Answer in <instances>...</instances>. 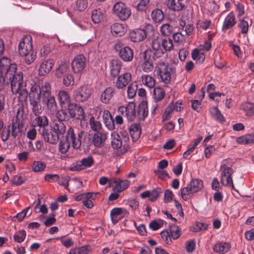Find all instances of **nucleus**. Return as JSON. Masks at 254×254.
I'll return each mask as SVG.
<instances>
[{
  "label": "nucleus",
  "instance_id": "nucleus-1",
  "mask_svg": "<svg viewBox=\"0 0 254 254\" xmlns=\"http://www.w3.org/2000/svg\"><path fill=\"white\" fill-rule=\"evenodd\" d=\"M17 65L11 63L10 60L3 57L0 60V90L4 87L10 85L13 94H19V101L25 100L28 96V91L23 82L22 72H16Z\"/></svg>",
  "mask_w": 254,
  "mask_h": 254
},
{
  "label": "nucleus",
  "instance_id": "nucleus-2",
  "mask_svg": "<svg viewBox=\"0 0 254 254\" xmlns=\"http://www.w3.org/2000/svg\"><path fill=\"white\" fill-rule=\"evenodd\" d=\"M65 136L75 149H79L81 146L86 149L89 148L91 144L90 134L84 130H76L70 127L67 130Z\"/></svg>",
  "mask_w": 254,
  "mask_h": 254
},
{
  "label": "nucleus",
  "instance_id": "nucleus-3",
  "mask_svg": "<svg viewBox=\"0 0 254 254\" xmlns=\"http://www.w3.org/2000/svg\"><path fill=\"white\" fill-rule=\"evenodd\" d=\"M51 89V84L48 82L42 84V101L48 111L54 114L58 110V105Z\"/></svg>",
  "mask_w": 254,
  "mask_h": 254
},
{
  "label": "nucleus",
  "instance_id": "nucleus-4",
  "mask_svg": "<svg viewBox=\"0 0 254 254\" xmlns=\"http://www.w3.org/2000/svg\"><path fill=\"white\" fill-rule=\"evenodd\" d=\"M29 100L33 114L37 116L41 114L43 108L41 103L42 99V86L37 84L32 85L29 93Z\"/></svg>",
  "mask_w": 254,
  "mask_h": 254
},
{
  "label": "nucleus",
  "instance_id": "nucleus-5",
  "mask_svg": "<svg viewBox=\"0 0 254 254\" xmlns=\"http://www.w3.org/2000/svg\"><path fill=\"white\" fill-rule=\"evenodd\" d=\"M32 41V37L30 35H25L18 44L19 53L21 56L25 57V62L27 64L33 63L36 57L33 51Z\"/></svg>",
  "mask_w": 254,
  "mask_h": 254
},
{
  "label": "nucleus",
  "instance_id": "nucleus-6",
  "mask_svg": "<svg viewBox=\"0 0 254 254\" xmlns=\"http://www.w3.org/2000/svg\"><path fill=\"white\" fill-rule=\"evenodd\" d=\"M174 46L172 40L168 38H158L153 40L151 51L156 55V57L159 58L162 57L165 52L171 51L173 49Z\"/></svg>",
  "mask_w": 254,
  "mask_h": 254
},
{
  "label": "nucleus",
  "instance_id": "nucleus-7",
  "mask_svg": "<svg viewBox=\"0 0 254 254\" xmlns=\"http://www.w3.org/2000/svg\"><path fill=\"white\" fill-rule=\"evenodd\" d=\"M203 187V182L199 179L192 180L186 187L181 189V195L184 200H188L191 195L199 191Z\"/></svg>",
  "mask_w": 254,
  "mask_h": 254
},
{
  "label": "nucleus",
  "instance_id": "nucleus-8",
  "mask_svg": "<svg viewBox=\"0 0 254 254\" xmlns=\"http://www.w3.org/2000/svg\"><path fill=\"white\" fill-rule=\"evenodd\" d=\"M173 68L170 67L168 63L165 62H159L155 69L158 75H159L162 81L165 84H169L171 82V74Z\"/></svg>",
  "mask_w": 254,
  "mask_h": 254
},
{
  "label": "nucleus",
  "instance_id": "nucleus-9",
  "mask_svg": "<svg viewBox=\"0 0 254 254\" xmlns=\"http://www.w3.org/2000/svg\"><path fill=\"white\" fill-rule=\"evenodd\" d=\"M114 48L119 53V57L124 62H129L132 60L133 57L132 50L126 46L123 42L118 41L114 44Z\"/></svg>",
  "mask_w": 254,
  "mask_h": 254
},
{
  "label": "nucleus",
  "instance_id": "nucleus-10",
  "mask_svg": "<svg viewBox=\"0 0 254 254\" xmlns=\"http://www.w3.org/2000/svg\"><path fill=\"white\" fill-rule=\"evenodd\" d=\"M112 10L113 14L122 21L127 20L131 13L130 8L123 2H116Z\"/></svg>",
  "mask_w": 254,
  "mask_h": 254
},
{
  "label": "nucleus",
  "instance_id": "nucleus-11",
  "mask_svg": "<svg viewBox=\"0 0 254 254\" xmlns=\"http://www.w3.org/2000/svg\"><path fill=\"white\" fill-rule=\"evenodd\" d=\"M159 58L156 57L150 48L146 49L143 53V63L141 64V68L145 72H149L153 69V63Z\"/></svg>",
  "mask_w": 254,
  "mask_h": 254
},
{
  "label": "nucleus",
  "instance_id": "nucleus-12",
  "mask_svg": "<svg viewBox=\"0 0 254 254\" xmlns=\"http://www.w3.org/2000/svg\"><path fill=\"white\" fill-rule=\"evenodd\" d=\"M220 170L222 171L221 175V183L222 185L225 186L231 187L235 190V187L233 183L232 175L234 173L233 170L228 167L225 163V160H223V164L221 165Z\"/></svg>",
  "mask_w": 254,
  "mask_h": 254
},
{
  "label": "nucleus",
  "instance_id": "nucleus-13",
  "mask_svg": "<svg viewBox=\"0 0 254 254\" xmlns=\"http://www.w3.org/2000/svg\"><path fill=\"white\" fill-rule=\"evenodd\" d=\"M92 92V89L87 85H81L73 91V97L76 102H83L90 98Z\"/></svg>",
  "mask_w": 254,
  "mask_h": 254
},
{
  "label": "nucleus",
  "instance_id": "nucleus-14",
  "mask_svg": "<svg viewBox=\"0 0 254 254\" xmlns=\"http://www.w3.org/2000/svg\"><path fill=\"white\" fill-rule=\"evenodd\" d=\"M94 163L92 156L88 155L81 160L72 163L69 168L71 171H80L91 167Z\"/></svg>",
  "mask_w": 254,
  "mask_h": 254
},
{
  "label": "nucleus",
  "instance_id": "nucleus-15",
  "mask_svg": "<svg viewBox=\"0 0 254 254\" xmlns=\"http://www.w3.org/2000/svg\"><path fill=\"white\" fill-rule=\"evenodd\" d=\"M118 111L122 116L126 117L128 121H133L137 118L136 105L134 102H129L126 106L119 107Z\"/></svg>",
  "mask_w": 254,
  "mask_h": 254
},
{
  "label": "nucleus",
  "instance_id": "nucleus-16",
  "mask_svg": "<svg viewBox=\"0 0 254 254\" xmlns=\"http://www.w3.org/2000/svg\"><path fill=\"white\" fill-rule=\"evenodd\" d=\"M87 60L83 54L76 55L71 62V68L75 73H81L85 68Z\"/></svg>",
  "mask_w": 254,
  "mask_h": 254
},
{
  "label": "nucleus",
  "instance_id": "nucleus-17",
  "mask_svg": "<svg viewBox=\"0 0 254 254\" xmlns=\"http://www.w3.org/2000/svg\"><path fill=\"white\" fill-rule=\"evenodd\" d=\"M110 185L113 188L115 191L121 192L128 188L129 182L127 180L112 178L110 180Z\"/></svg>",
  "mask_w": 254,
  "mask_h": 254
},
{
  "label": "nucleus",
  "instance_id": "nucleus-18",
  "mask_svg": "<svg viewBox=\"0 0 254 254\" xmlns=\"http://www.w3.org/2000/svg\"><path fill=\"white\" fill-rule=\"evenodd\" d=\"M131 79V74L129 72H126L119 75L115 82V86L118 89H124L130 82Z\"/></svg>",
  "mask_w": 254,
  "mask_h": 254
},
{
  "label": "nucleus",
  "instance_id": "nucleus-19",
  "mask_svg": "<svg viewBox=\"0 0 254 254\" xmlns=\"http://www.w3.org/2000/svg\"><path fill=\"white\" fill-rule=\"evenodd\" d=\"M40 134L43 137L46 141L50 144H56L59 141L60 137L54 131L52 127H51L50 130L48 128L46 130L43 129Z\"/></svg>",
  "mask_w": 254,
  "mask_h": 254
},
{
  "label": "nucleus",
  "instance_id": "nucleus-20",
  "mask_svg": "<svg viewBox=\"0 0 254 254\" xmlns=\"http://www.w3.org/2000/svg\"><path fill=\"white\" fill-rule=\"evenodd\" d=\"M107 136L108 134L105 131L96 132L93 136L91 144L93 143L96 147L100 148L104 145Z\"/></svg>",
  "mask_w": 254,
  "mask_h": 254
},
{
  "label": "nucleus",
  "instance_id": "nucleus-21",
  "mask_svg": "<svg viewBox=\"0 0 254 254\" xmlns=\"http://www.w3.org/2000/svg\"><path fill=\"white\" fill-rule=\"evenodd\" d=\"M54 65V62L53 59H49L43 60L39 66V75L44 76L48 74L51 70Z\"/></svg>",
  "mask_w": 254,
  "mask_h": 254
},
{
  "label": "nucleus",
  "instance_id": "nucleus-22",
  "mask_svg": "<svg viewBox=\"0 0 254 254\" xmlns=\"http://www.w3.org/2000/svg\"><path fill=\"white\" fill-rule=\"evenodd\" d=\"M146 31L143 29H135L129 33L130 40L133 42L142 41L146 38Z\"/></svg>",
  "mask_w": 254,
  "mask_h": 254
},
{
  "label": "nucleus",
  "instance_id": "nucleus-23",
  "mask_svg": "<svg viewBox=\"0 0 254 254\" xmlns=\"http://www.w3.org/2000/svg\"><path fill=\"white\" fill-rule=\"evenodd\" d=\"M237 20L233 12L229 13L225 17L222 27V30H226L232 28L236 23Z\"/></svg>",
  "mask_w": 254,
  "mask_h": 254
},
{
  "label": "nucleus",
  "instance_id": "nucleus-24",
  "mask_svg": "<svg viewBox=\"0 0 254 254\" xmlns=\"http://www.w3.org/2000/svg\"><path fill=\"white\" fill-rule=\"evenodd\" d=\"M35 127H39L38 132L40 134L42 133V130H46L48 128L49 125V120L45 116H38L34 120Z\"/></svg>",
  "mask_w": 254,
  "mask_h": 254
},
{
  "label": "nucleus",
  "instance_id": "nucleus-25",
  "mask_svg": "<svg viewBox=\"0 0 254 254\" xmlns=\"http://www.w3.org/2000/svg\"><path fill=\"white\" fill-rule=\"evenodd\" d=\"M58 98L62 108H66L71 104L70 99L68 93L64 90H61L58 95Z\"/></svg>",
  "mask_w": 254,
  "mask_h": 254
},
{
  "label": "nucleus",
  "instance_id": "nucleus-26",
  "mask_svg": "<svg viewBox=\"0 0 254 254\" xmlns=\"http://www.w3.org/2000/svg\"><path fill=\"white\" fill-rule=\"evenodd\" d=\"M51 127L59 137L63 136L66 132L65 125L62 121H54L51 125Z\"/></svg>",
  "mask_w": 254,
  "mask_h": 254
},
{
  "label": "nucleus",
  "instance_id": "nucleus-27",
  "mask_svg": "<svg viewBox=\"0 0 254 254\" xmlns=\"http://www.w3.org/2000/svg\"><path fill=\"white\" fill-rule=\"evenodd\" d=\"M115 91L113 88H106L100 95L101 101L106 104H109L115 93Z\"/></svg>",
  "mask_w": 254,
  "mask_h": 254
},
{
  "label": "nucleus",
  "instance_id": "nucleus-28",
  "mask_svg": "<svg viewBox=\"0 0 254 254\" xmlns=\"http://www.w3.org/2000/svg\"><path fill=\"white\" fill-rule=\"evenodd\" d=\"M129 130V134L133 141H136L140 136L141 130L139 124H133L129 127H127Z\"/></svg>",
  "mask_w": 254,
  "mask_h": 254
},
{
  "label": "nucleus",
  "instance_id": "nucleus-29",
  "mask_svg": "<svg viewBox=\"0 0 254 254\" xmlns=\"http://www.w3.org/2000/svg\"><path fill=\"white\" fill-rule=\"evenodd\" d=\"M122 66V62L117 59L113 60L110 65L111 75L113 77L118 76Z\"/></svg>",
  "mask_w": 254,
  "mask_h": 254
},
{
  "label": "nucleus",
  "instance_id": "nucleus-30",
  "mask_svg": "<svg viewBox=\"0 0 254 254\" xmlns=\"http://www.w3.org/2000/svg\"><path fill=\"white\" fill-rule=\"evenodd\" d=\"M111 31L114 36H122L126 33V28L124 24L115 23L111 26Z\"/></svg>",
  "mask_w": 254,
  "mask_h": 254
},
{
  "label": "nucleus",
  "instance_id": "nucleus-31",
  "mask_svg": "<svg viewBox=\"0 0 254 254\" xmlns=\"http://www.w3.org/2000/svg\"><path fill=\"white\" fill-rule=\"evenodd\" d=\"M24 123L15 121L12 119L11 124V136L15 138L19 132H22Z\"/></svg>",
  "mask_w": 254,
  "mask_h": 254
},
{
  "label": "nucleus",
  "instance_id": "nucleus-32",
  "mask_svg": "<svg viewBox=\"0 0 254 254\" xmlns=\"http://www.w3.org/2000/svg\"><path fill=\"white\" fill-rule=\"evenodd\" d=\"M148 114V107L146 103L139 104L137 112V118L138 120L143 121L147 116Z\"/></svg>",
  "mask_w": 254,
  "mask_h": 254
},
{
  "label": "nucleus",
  "instance_id": "nucleus-33",
  "mask_svg": "<svg viewBox=\"0 0 254 254\" xmlns=\"http://www.w3.org/2000/svg\"><path fill=\"white\" fill-rule=\"evenodd\" d=\"M169 9L173 11H180L185 7V3H180L177 0H168L167 3Z\"/></svg>",
  "mask_w": 254,
  "mask_h": 254
},
{
  "label": "nucleus",
  "instance_id": "nucleus-34",
  "mask_svg": "<svg viewBox=\"0 0 254 254\" xmlns=\"http://www.w3.org/2000/svg\"><path fill=\"white\" fill-rule=\"evenodd\" d=\"M122 207H115L113 208L110 211V216L111 220L113 224L117 223L121 218L119 216L122 215Z\"/></svg>",
  "mask_w": 254,
  "mask_h": 254
},
{
  "label": "nucleus",
  "instance_id": "nucleus-35",
  "mask_svg": "<svg viewBox=\"0 0 254 254\" xmlns=\"http://www.w3.org/2000/svg\"><path fill=\"white\" fill-rule=\"evenodd\" d=\"M111 145L114 149H118L122 146V140L119 134L114 132L112 133Z\"/></svg>",
  "mask_w": 254,
  "mask_h": 254
},
{
  "label": "nucleus",
  "instance_id": "nucleus-36",
  "mask_svg": "<svg viewBox=\"0 0 254 254\" xmlns=\"http://www.w3.org/2000/svg\"><path fill=\"white\" fill-rule=\"evenodd\" d=\"M237 142L241 144L254 143V134H247L237 138Z\"/></svg>",
  "mask_w": 254,
  "mask_h": 254
},
{
  "label": "nucleus",
  "instance_id": "nucleus-37",
  "mask_svg": "<svg viewBox=\"0 0 254 254\" xmlns=\"http://www.w3.org/2000/svg\"><path fill=\"white\" fill-rule=\"evenodd\" d=\"M68 65L65 63H61L57 68L55 74L58 78H62L65 74L68 69Z\"/></svg>",
  "mask_w": 254,
  "mask_h": 254
},
{
  "label": "nucleus",
  "instance_id": "nucleus-38",
  "mask_svg": "<svg viewBox=\"0 0 254 254\" xmlns=\"http://www.w3.org/2000/svg\"><path fill=\"white\" fill-rule=\"evenodd\" d=\"M231 248L230 245L228 243H220L216 244L213 250L215 252L220 253L228 252Z\"/></svg>",
  "mask_w": 254,
  "mask_h": 254
},
{
  "label": "nucleus",
  "instance_id": "nucleus-39",
  "mask_svg": "<svg viewBox=\"0 0 254 254\" xmlns=\"http://www.w3.org/2000/svg\"><path fill=\"white\" fill-rule=\"evenodd\" d=\"M151 17L154 22L158 23L163 20L164 13L161 9L156 8L151 12Z\"/></svg>",
  "mask_w": 254,
  "mask_h": 254
},
{
  "label": "nucleus",
  "instance_id": "nucleus-40",
  "mask_svg": "<svg viewBox=\"0 0 254 254\" xmlns=\"http://www.w3.org/2000/svg\"><path fill=\"white\" fill-rule=\"evenodd\" d=\"M141 82L143 85L149 88H153L155 84L154 79L149 75H142L141 76Z\"/></svg>",
  "mask_w": 254,
  "mask_h": 254
},
{
  "label": "nucleus",
  "instance_id": "nucleus-41",
  "mask_svg": "<svg viewBox=\"0 0 254 254\" xmlns=\"http://www.w3.org/2000/svg\"><path fill=\"white\" fill-rule=\"evenodd\" d=\"M88 5L87 0H76L74 4V9L82 12L85 10Z\"/></svg>",
  "mask_w": 254,
  "mask_h": 254
},
{
  "label": "nucleus",
  "instance_id": "nucleus-42",
  "mask_svg": "<svg viewBox=\"0 0 254 254\" xmlns=\"http://www.w3.org/2000/svg\"><path fill=\"white\" fill-rule=\"evenodd\" d=\"M46 167V164L41 161H34L31 165V168L35 173L42 172L44 171Z\"/></svg>",
  "mask_w": 254,
  "mask_h": 254
},
{
  "label": "nucleus",
  "instance_id": "nucleus-43",
  "mask_svg": "<svg viewBox=\"0 0 254 254\" xmlns=\"http://www.w3.org/2000/svg\"><path fill=\"white\" fill-rule=\"evenodd\" d=\"M241 108L245 111L246 116L252 117L254 115V104L244 103L241 105Z\"/></svg>",
  "mask_w": 254,
  "mask_h": 254
},
{
  "label": "nucleus",
  "instance_id": "nucleus-44",
  "mask_svg": "<svg viewBox=\"0 0 254 254\" xmlns=\"http://www.w3.org/2000/svg\"><path fill=\"white\" fill-rule=\"evenodd\" d=\"M210 113L212 116L215 117L216 120L221 123L225 122V118L223 115L221 114L220 111L217 107H212L210 109Z\"/></svg>",
  "mask_w": 254,
  "mask_h": 254
},
{
  "label": "nucleus",
  "instance_id": "nucleus-45",
  "mask_svg": "<svg viewBox=\"0 0 254 254\" xmlns=\"http://www.w3.org/2000/svg\"><path fill=\"white\" fill-rule=\"evenodd\" d=\"M171 237L174 240L178 239L182 234L181 229L177 225H172L169 229Z\"/></svg>",
  "mask_w": 254,
  "mask_h": 254
},
{
  "label": "nucleus",
  "instance_id": "nucleus-46",
  "mask_svg": "<svg viewBox=\"0 0 254 254\" xmlns=\"http://www.w3.org/2000/svg\"><path fill=\"white\" fill-rule=\"evenodd\" d=\"M70 143L68 140L66 139V137L61 140L59 144V149L62 153H66L70 147Z\"/></svg>",
  "mask_w": 254,
  "mask_h": 254
},
{
  "label": "nucleus",
  "instance_id": "nucleus-47",
  "mask_svg": "<svg viewBox=\"0 0 254 254\" xmlns=\"http://www.w3.org/2000/svg\"><path fill=\"white\" fill-rule=\"evenodd\" d=\"M89 125L91 129L94 131L100 132L102 125L99 121L95 120L93 117H91L89 119Z\"/></svg>",
  "mask_w": 254,
  "mask_h": 254
},
{
  "label": "nucleus",
  "instance_id": "nucleus-48",
  "mask_svg": "<svg viewBox=\"0 0 254 254\" xmlns=\"http://www.w3.org/2000/svg\"><path fill=\"white\" fill-rule=\"evenodd\" d=\"M89 246H85L79 248L71 249L69 254H88L89 252Z\"/></svg>",
  "mask_w": 254,
  "mask_h": 254
},
{
  "label": "nucleus",
  "instance_id": "nucleus-49",
  "mask_svg": "<svg viewBox=\"0 0 254 254\" xmlns=\"http://www.w3.org/2000/svg\"><path fill=\"white\" fill-rule=\"evenodd\" d=\"M26 236V232L24 230L16 232L13 235L14 241L16 243H21L24 241Z\"/></svg>",
  "mask_w": 254,
  "mask_h": 254
},
{
  "label": "nucleus",
  "instance_id": "nucleus-50",
  "mask_svg": "<svg viewBox=\"0 0 254 254\" xmlns=\"http://www.w3.org/2000/svg\"><path fill=\"white\" fill-rule=\"evenodd\" d=\"M153 94L155 100L156 101H159L163 99L165 92L162 88L157 87L154 88Z\"/></svg>",
  "mask_w": 254,
  "mask_h": 254
},
{
  "label": "nucleus",
  "instance_id": "nucleus-51",
  "mask_svg": "<svg viewBox=\"0 0 254 254\" xmlns=\"http://www.w3.org/2000/svg\"><path fill=\"white\" fill-rule=\"evenodd\" d=\"M91 18L95 23H99L103 18V14L100 9H94L92 11Z\"/></svg>",
  "mask_w": 254,
  "mask_h": 254
},
{
  "label": "nucleus",
  "instance_id": "nucleus-52",
  "mask_svg": "<svg viewBox=\"0 0 254 254\" xmlns=\"http://www.w3.org/2000/svg\"><path fill=\"white\" fill-rule=\"evenodd\" d=\"M160 31L162 35L168 36L172 34L173 27L169 24H164L161 26Z\"/></svg>",
  "mask_w": 254,
  "mask_h": 254
},
{
  "label": "nucleus",
  "instance_id": "nucleus-53",
  "mask_svg": "<svg viewBox=\"0 0 254 254\" xmlns=\"http://www.w3.org/2000/svg\"><path fill=\"white\" fill-rule=\"evenodd\" d=\"M149 0H141L136 6V9L139 11H144L148 8Z\"/></svg>",
  "mask_w": 254,
  "mask_h": 254
},
{
  "label": "nucleus",
  "instance_id": "nucleus-54",
  "mask_svg": "<svg viewBox=\"0 0 254 254\" xmlns=\"http://www.w3.org/2000/svg\"><path fill=\"white\" fill-rule=\"evenodd\" d=\"M137 88L136 84L134 83H131L129 84L127 90V96L129 98H132L135 96Z\"/></svg>",
  "mask_w": 254,
  "mask_h": 254
},
{
  "label": "nucleus",
  "instance_id": "nucleus-55",
  "mask_svg": "<svg viewBox=\"0 0 254 254\" xmlns=\"http://www.w3.org/2000/svg\"><path fill=\"white\" fill-rule=\"evenodd\" d=\"M63 83L65 86L73 85L74 80L73 75L70 73H67L63 76Z\"/></svg>",
  "mask_w": 254,
  "mask_h": 254
},
{
  "label": "nucleus",
  "instance_id": "nucleus-56",
  "mask_svg": "<svg viewBox=\"0 0 254 254\" xmlns=\"http://www.w3.org/2000/svg\"><path fill=\"white\" fill-rule=\"evenodd\" d=\"M239 22L238 27L241 29L242 33H247L249 30V24L248 21L243 18H240Z\"/></svg>",
  "mask_w": 254,
  "mask_h": 254
},
{
  "label": "nucleus",
  "instance_id": "nucleus-57",
  "mask_svg": "<svg viewBox=\"0 0 254 254\" xmlns=\"http://www.w3.org/2000/svg\"><path fill=\"white\" fill-rule=\"evenodd\" d=\"M56 117L58 119L57 121H62L63 122L64 121H65L68 119V116L67 113L65 110L62 109L56 112Z\"/></svg>",
  "mask_w": 254,
  "mask_h": 254
},
{
  "label": "nucleus",
  "instance_id": "nucleus-58",
  "mask_svg": "<svg viewBox=\"0 0 254 254\" xmlns=\"http://www.w3.org/2000/svg\"><path fill=\"white\" fill-rule=\"evenodd\" d=\"M161 193V189L158 187L150 191V201H154L156 200Z\"/></svg>",
  "mask_w": 254,
  "mask_h": 254
},
{
  "label": "nucleus",
  "instance_id": "nucleus-59",
  "mask_svg": "<svg viewBox=\"0 0 254 254\" xmlns=\"http://www.w3.org/2000/svg\"><path fill=\"white\" fill-rule=\"evenodd\" d=\"M24 110L23 108H19L17 111L16 117L13 120L17 121H19L20 123H23Z\"/></svg>",
  "mask_w": 254,
  "mask_h": 254
},
{
  "label": "nucleus",
  "instance_id": "nucleus-60",
  "mask_svg": "<svg viewBox=\"0 0 254 254\" xmlns=\"http://www.w3.org/2000/svg\"><path fill=\"white\" fill-rule=\"evenodd\" d=\"M25 182V179L21 176H14L10 180L11 184L15 185L16 186H20L23 184Z\"/></svg>",
  "mask_w": 254,
  "mask_h": 254
},
{
  "label": "nucleus",
  "instance_id": "nucleus-61",
  "mask_svg": "<svg viewBox=\"0 0 254 254\" xmlns=\"http://www.w3.org/2000/svg\"><path fill=\"white\" fill-rule=\"evenodd\" d=\"M10 136V126H8L7 128H4L0 133V138L1 140L5 142L7 141Z\"/></svg>",
  "mask_w": 254,
  "mask_h": 254
},
{
  "label": "nucleus",
  "instance_id": "nucleus-62",
  "mask_svg": "<svg viewBox=\"0 0 254 254\" xmlns=\"http://www.w3.org/2000/svg\"><path fill=\"white\" fill-rule=\"evenodd\" d=\"M77 105L74 104H71L67 106L68 112L69 116L72 118H74L76 117L75 113L76 112V109L77 108Z\"/></svg>",
  "mask_w": 254,
  "mask_h": 254
},
{
  "label": "nucleus",
  "instance_id": "nucleus-63",
  "mask_svg": "<svg viewBox=\"0 0 254 254\" xmlns=\"http://www.w3.org/2000/svg\"><path fill=\"white\" fill-rule=\"evenodd\" d=\"M160 235L162 240L166 244H170L171 243V237L169 232L168 231H162L160 233Z\"/></svg>",
  "mask_w": 254,
  "mask_h": 254
},
{
  "label": "nucleus",
  "instance_id": "nucleus-64",
  "mask_svg": "<svg viewBox=\"0 0 254 254\" xmlns=\"http://www.w3.org/2000/svg\"><path fill=\"white\" fill-rule=\"evenodd\" d=\"M75 114L76 117H74V119L81 121L84 120L85 118L84 111L83 109L81 106H77L76 112Z\"/></svg>",
  "mask_w": 254,
  "mask_h": 254
}]
</instances>
